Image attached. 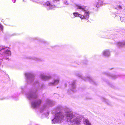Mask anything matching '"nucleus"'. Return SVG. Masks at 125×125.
I'll return each instance as SVG.
<instances>
[{
	"instance_id": "20e7f679",
	"label": "nucleus",
	"mask_w": 125,
	"mask_h": 125,
	"mask_svg": "<svg viewBox=\"0 0 125 125\" xmlns=\"http://www.w3.org/2000/svg\"><path fill=\"white\" fill-rule=\"evenodd\" d=\"M64 116L63 115H59V116H56L55 117L54 119H58L59 120L61 121L63 119Z\"/></svg>"
},
{
	"instance_id": "9b49d317",
	"label": "nucleus",
	"mask_w": 125,
	"mask_h": 125,
	"mask_svg": "<svg viewBox=\"0 0 125 125\" xmlns=\"http://www.w3.org/2000/svg\"><path fill=\"white\" fill-rule=\"evenodd\" d=\"M45 4L47 6H48L50 5V3L49 1H47L45 3Z\"/></svg>"
},
{
	"instance_id": "ddd939ff",
	"label": "nucleus",
	"mask_w": 125,
	"mask_h": 125,
	"mask_svg": "<svg viewBox=\"0 0 125 125\" xmlns=\"http://www.w3.org/2000/svg\"><path fill=\"white\" fill-rule=\"evenodd\" d=\"M80 122V121H75V122H76V123L77 124L79 123Z\"/></svg>"
},
{
	"instance_id": "7ed1b4c3",
	"label": "nucleus",
	"mask_w": 125,
	"mask_h": 125,
	"mask_svg": "<svg viewBox=\"0 0 125 125\" xmlns=\"http://www.w3.org/2000/svg\"><path fill=\"white\" fill-rule=\"evenodd\" d=\"M89 17V13L88 12H86L85 13L84 15H80V18L82 19H86L88 18Z\"/></svg>"
},
{
	"instance_id": "f03ea898",
	"label": "nucleus",
	"mask_w": 125,
	"mask_h": 125,
	"mask_svg": "<svg viewBox=\"0 0 125 125\" xmlns=\"http://www.w3.org/2000/svg\"><path fill=\"white\" fill-rule=\"evenodd\" d=\"M42 102L41 100H37L35 102L32 104V106L34 108H35L40 105Z\"/></svg>"
},
{
	"instance_id": "39448f33",
	"label": "nucleus",
	"mask_w": 125,
	"mask_h": 125,
	"mask_svg": "<svg viewBox=\"0 0 125 125\" xmlns=\"http://www.w3.org/2000/svg\"><path fill=\"white\" fill-rule=\"evenodd\" d=\"M104 55L106 56H108L110 55V52L108 50H105L103 52Z\"/></svg>"
},
{
	"instance_id": "f8f14e48",
	"label": "nucleus",
	"mask_w": 125,
	"mask_h": 125,
	"mask_svg": "<svg viewBox=\"0 0 125 125\" xmlns=\"http://www.w3.org/2000/svg\"><path fill=\"white\" fill-rule=\"evenodd\" d=\"M0 28H1V30L2 31L3 30V27L2 26L0 23Z\"/></svg>"
},
{
	"instance_id": "9d476101",
	"label": "nucleus",
	"mask_w": 125,
	"mask_h": 125,
	"mask_svg": "<svg viewBox=\"0 0 125 125\" xmlns=\"http://www.w3.org/2000/svg\"><path fill=\"white\" fill-rule=\"evenodd\" d=\"M59 81L58 80H56L54 81V83L53 84H57L59 82Z\"/></svg>"
},
{
	"instance_id": "0eeeda50",
	"label": "nucleus",
	"mask_w": 125,
	"mask_h": 125,
	"mask_svg": "<svg viewBox=\"0 0 125 125\" xmlns=\"http://www.w3.org/2000/svg\"><path fill=\"white\" fill-rule=\"evenodd\" d=\"M85 7L84 6H77L78 9L82 10L84 11H85Z\"/></svg>"
},
{
	"instance_id": "423d86ee",
	"label": "nucleus",
	"mask_w": 125,
	"mask_h": 125,
	"mask_svg": "<svg viewBox=\"0 0 125 125\" xmlns=\"http://www.w3.org/2000/svg\"><path fill=\"white\" fill-rule=\"evenodd\" d=\"M41 77L43 79L45 80H47L50 79L51 77L49 76L42 75H41Z\"/></svg>"
},
{
	"instance_id": "1a4fd4ad",
	"label": "nucleus",
	"mask_w": 125,
	"mask_h": 125,
	"mask_svg": "<svg viewBox=\"0 0 125 125\" xmlns=\"http://www.w3.org/2000/svg\"><path fill=\"white\" fill-rule=\"evenodd\" d=\"M73 14L75 17H80V15H81V14L77 12H74L73 13Z\"/></svg>"
},
{
	"instance_id": "6e6552de",
	"label": "nucleus",
	"mask_w": 125,
	"mask_h": 125,
	"mask_svg": "<svg viewBox=\"0 0 125 125\" xmlns=\"http://www.w3.org/2000/svg\"><path fill=\"white\" fill-rule=\"evenodd\" d=\"M5 55H10L11 54V53L10 51L9 50L6 51L5 53Z\"/></svg>"
},
{
	"instance_id": "4468645a",
	"label": "nucleus",
	"mask_w": 125,
	"mask_h": 125,
	"mask_svg": "<svg viewBox=\"0 0 125 125\" xmlns=\"http://www.w3.org/2000/svg\"><path fill=\"white\" fill-rule=\"evenodd\" d=\"M118 8L120 9H122V7L120 6H118Z\"/></svg>"
},
{
	"instance_id": "f257e3e1",
	"label": "nucleus",
	"mask_w": 125,
	"mask_h": 125,
	"mask_svg": "<svg viewBox=\"0 0 125 125\" xmlns=\"http://www.w3.org/2000/svg\"><path fill=\"white\" fill-rule=\"evenodd\" d=\"M66 115L68 119L71 120L74 117V115L71 111L67 112L66 113Z\"/></svg>"
}]
</instances>
